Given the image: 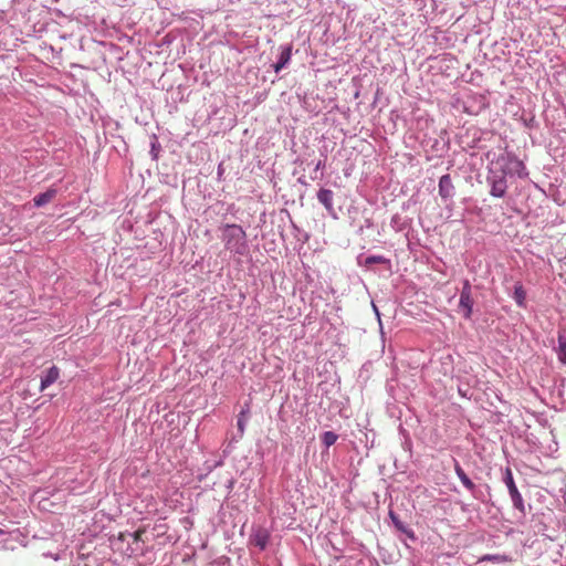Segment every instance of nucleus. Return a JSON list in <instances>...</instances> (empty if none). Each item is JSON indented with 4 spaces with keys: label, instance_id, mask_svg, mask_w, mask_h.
Wrapping results in <instances>:
<instances>
[{
    "label": "nucleus",
    "instance_id": "1",
    "mask_svg": "<svg viewBox=\"0 0 566 566\" xmlns=\"http://www.w3.org/2000/svg\"><path fill=\"white\" fill-rule=\"evenodd\" d=\"M222 240L228 251L243 255L248 250L247 233L239 224H226Z\"/></svg>",
    "mask_w": 566,
    "mask_h": 566
},
{
    "label": "nucleus",
    "instance_id": "2",
    "mask_svg": "<svg viewBox=\"0 0 566 566\" xmlns=\"http://www.w3.org/2000/svg\"><path fill=\"white\" fill-rule=\"evenodd\" d=\"M504 483L506 484V486L509 489L514 507L516 510H518L520 512L524 513L525 507H524L523 497L514 483L513 473L510 468L505 469Z\"/></svg>",
    "mask_w": 566,
    "mask_h": 566
},
{
    "label": "nucleus",
    "instance_id": "3",
    "mask_svg": "<svg viewBox=\"0 0 566 566\" xmlns=\"http://www.w3.org/2000/svg\"><path fill=\"white\" fill-rule=\"evenodd\" d=\"M459 306L463 308L464 317L470 318L472 315L473 307V298H472V290L469 280H464L463 286L460 294Z\"/></svg>",
    "mask_w": 566,
    "mask_h": 566
},
{
    "label": "nucleus",
    "instance_id": "4",
    "mask_svg": "<svg viewBox=\"0 0 566 566\" xmlns=\"http://www.w3.org/2000/svg\"><path fill=\"white\" fill-rule=\"evenodd\" d=\"M502 159L505 161V167L503 168L504 174L522 176L523 171L525 170L523 161L511 155L502 157Z\"/></svg>",
    "mask_w": 566,
    "mask_h": 566
},
{
    "label": "nucleus",
    "instance_id": "5",
    "mask_svg": "<svg viewBox=\"0 0 566 566\" xmlns=\"http://www.w3.org/2000/svg\"><path fill=\"white\" fill-rule=\"evenodd\" d=\"M439 195L442 199L452 198L454 195V186L450 175H443L439 180Z\"/></svg>",
    "mask_w": 566,
    "mask_h": 566
},
{
    "label": "nucleus",
    "instance_id": "6",
    "mask_svg": "<svg viewBox=\"0 0 566 566\" xmlns=\"http://www.w3.org/2000/svg\"><path fill=\"white\" fill-rule=\"evenodd\" d=\"M292 56V45L284 46L279 56V61L273 64V69L279 73L290 62Z\"/></svg>",
    "mask_w": 566,
    "mask_h": 566
},
{
    "label": "nucleus",
    "instance_id": "7",
    "mask_svg": "<svg viewBox=\"0 0 566 566\" xmlns=\"http://www.w3.org/2000/svg\"><path fill=\"white\" fill-rule=\"evenodd\" d=\"M506 188H507L506 180L502 176V177H499L497 179L492 180L490 192L493 197L501 198L505 195Z\"/></svg>",
    "mask_w": 566,
    "mask_h": 566
},
{
    "label": "nucleus",
    "instance_id": "8",
    "mask_svg": "<svg viewBox=\"0 0 566 566\" xmlns=\"http://www.w3.org/2000/svg\"><path fill=\"white\" fill-rule=\"evenodd\" d=\"M59 376H60V370L56 366H52L51 368H49L45 376L41 380L40 389L44 390L45 388L51 386L53 382H55L57 380Z\"/></svg>",
    "mask_w": 566,
    "mask_h": 566
},
{
    "label": "nucleus",
    "instance_id": "9",
    "mask_svg": "<svg viewBox=\"0 0 566 566\" xmlns=\"http://www.w3.org/2000/svg\"><path fill=\"white\" fill-rule=\"evenodd\" d=\"M333 197L334 193L329 189H321L317 192L318 201L326 208L327 211H333Z\"/></svg>",
    "mask_w": 566,
    "mask_h": 566
},
{
    "label": "nucleus",
    "instance_id": "10",
    "mask_svg": "<svg viewBox=\"0 0 566 566\" xmlns=\"http://www.w3.org/2000/svg\"><path fill=\"white\" fill-rule=\"evenodd\" d=\"M56 196V190L53 188L48 189L45 192L40 193L33 198V202L36 207H42L51 202Z\"/></svg>",
    "mask_w": 566,
    "mask_h": 566
},
{
    "label": "nucleus",
    "instance_id": "11",
    "mask_svg": "<svg viewBox=\"0 0 566 566\" xmlns=\"http://www.w3.org/2000/svg\"><path fill=\"white\" fill-rule=\"evenodd\" d=\"M454 471H455V474L458 475V478L460 479V481L462 482V484L469 491H473L475 489V484L471 481V479L467 475L464 470L461 468V465L457 461L454 464Z\"/></svg>",
    "mask_w": 566,
    "mask_h": 566
},
{
    "label": "nucleus",
    "instance_id": "12",
    "mask_svg": "<svg viewBox=\"0 0 566 566\" xmlns=\"http://www.w3.org/2000/svg\"><path fill=\"white\" fill-rule=\"evenodd\" d=\"M251 541L255 546L264 549L269 541V534L264 530H259L255 532V534H253Z\"/></svg>",
    "mask_w": 566,
    "mask_h": 566
},
{
    "label": "nucleus",
    "instance_id": "13",
    "mask_svg": "<svg viewBox=\"0 0 566 566\" xmlns=\"http://www.w3.org/2000/svg\"><path fill=\"white\" fill-rule=\"evenodd\" d=\"M513 297L516 302V304L520 306V307H524L525 306V300H526V292L522 285V283H516L514 285V294H513Z\"/></svg>",
    "mask_w": 566,
    "mask_h": 566
},
{
    "label": "nucleus",
    "instance_id": "14",
    "mask_svg": "<svg viewBox=\"0 0 566 566\" xmlns=\"http://www.w3.org/2000/svg\"><path fill=\"white\" fill-rule=\"evenodd\" d=\"M557 356L558 360L566 365V339L563 336H558Z\"/></svg>",
    "mask_w": 566,
    "mask_h": 566
},
{
    "label": "nucleus",
    "instance_id": "15",
    "mask_svg": "<svg viewBox=\"0 0 566 566\" xmlns=\"http://www.w3.org/2000/svg\"><path fill=\"white\" fill-rule=\"evenodd\" d=\"M337 434L333 431H326L322 436V441L328 448L337 441Z\"/></svg>",
    "mask_w": 566,
    "mask_h": 566
},
{
    "label": "nucleus",
    "instance_id": "16",
    "mask_svg": "<svg viewBox=\"0 0 566 566\" xmlns=\"http://www.w3.org/2000/svg\"><path fill=\"white\" fill-rule=\"evenodd\" d=\"M485 560L500 564V563L507 562V557L504 555H484L480 558V562H485Z\"/></svg>",
    "mask_w": 566,
    "mask_h": 566
},
{
    "label": "nucleus",
    "instance_id": "17",
    "mask_svg": "<svg viewBox=\"0 0 566 566\" xmlns=\"http://www.w3.org/2000/svg\"><path fill=\"white\" fill-rule=\"evenodd\" d=\"M390 517L392 518L395 525L399 528V530H402L401 527V524L400 522L398 521V518L395 516L394 512H390Z\"/></svg>",
    "mask_w": 566,
    "mask_h": 566
},
{
    "label": "nucleus",
    "instance_id": "18",
    "mask_svg": "<svg viewBox=\"0 0 566 566\" xmlns=\"http://www.w3.org/2000/svg\"><path fill=\"white\" fill-rule=\"evenodd\" d=\"M381 256H371V258H368V262H380L381 261Z\"/></svg>",
    "mask_w": 566,
    "mask_h": 566
},
{
    "label": "nucleus",
    "instance_id": "19",
    "mask_svg": "<svg viewBox=\"0 0 566 566\" xmlns=\"http://www.w3.org/2000/svg\"><path fill=\"white\" fill-rule=\"evenodd\" d=\"M238 427L241 431H243V422L241 420L238 421Z\"/></svg>",
    "mask_w": 566,
    "mask_h": 566
}]
</instances>
